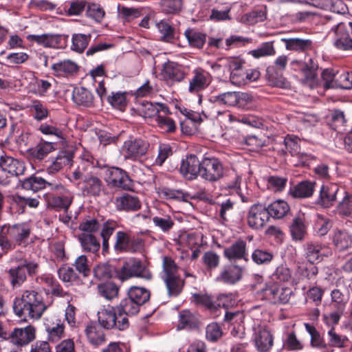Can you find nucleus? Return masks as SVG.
I'll use <instances>...</instances> for the list:
<instances>
[{"label": "nucleus", "mask_w": 352, "mask_h": 352, "mask_svg": "<svg viewBox=\"0 0 352 352\" xmlns=\"http://www.w3.org/2000/svg\"><path fill=\"white\" fill-rule=\"evenodd\" d=\"M45 305L41 294L34 290H25L20 298H16L13 303L14 313L21 317L39 319L45 310Z\"/></svg>", "instance_id": "nucleus-1"}, {"label": "nucleus", "mask_w": 352, "mask_h": 352, "mask_svg": "<svg viewBox=\"0 0 352 352\" xmlns=\"http://www.w3.org/2000/svg\"><path fill=\"white\" fill-rule=\"evenodd\" d=\"M116 275L122 281L131 278L151 280L153 277L152 273L142 261L134 258L125 261L122 267L117 270Z\"/></svg>", "instance_id": "nucleus-2"}, {"label": "nucleus", "mask_w": 352, "mask_h": 352, "mask_svg": "<svg viewBox=\"0 0 352 352\" xmlns=\"http://www.w3.org/2000/svg\"><path fill=\"white\" fill-rule=\"evenodd\" d=\"M99 325L107 329L124 331L129 326V319L120 315L116 307H109L98 311Z\"/></svg>", "instance_id": "nucleus-3"}, {"label": "nucleus", "mask_w": 352, "mask_h": 352, "mask_svg": "<svg viewBox=\"0 0 352 352\" xmlns=\"http://www.w3.org/2000/svg\"><path fill=\"white\" fill-rule=\"evenodd\" d=\"M39 265L36 262H23L7 270L8 278L13 287H20L27 280V274L34 276L37 274Z\"/></svg>", "instance_id": "nucleus-4"}, {"label": "nucleus", "mask_w": 352, "mask_h": 352, "mask_svg": "<svg viewBox=\"0 0 352 352\" xmlns=\"http://www.w3.org/2000/svg\"><path fill=\"white\" fill-rule=\"evenodd\" d=\"M273 150L277 152L278 155L280 157V162L285 161V156L289 152L292 156H298L302 163L307 160L308 156L304 153H300V147L298 142L287 135L286 137L281 138L278 141H276L273 147Z\"/></svg>", "instance_id": "nucleus-5"}, {"label": "nucleus", "mask_w": 352, "mask_h": 352, "mask_svg": "<svg viewBox=\"0 0 352 352\" xmlns=\"http://www.w3.org/2000/svg\"><path fill=\"white\" fill-rule=\"evenodd\" d=\"M262 298L272 303L285 304L289 300L292 291L288 287H280L277 283H269L260 290Z\"/></svg>", "instance_id": "nucleus-6"}, {"label": "nucleus", "mask_w": 352, "mask_h": 352, "mask_svg": "<svg viewBox=\"0 0 352 352\" xmlns=\"http://www.w3.org/2000/svg\"><path fill=\"white\" fill-rule=\"evenodd\" d=\"M69 36L64 34H43L41 35L29 34L28 41L34 42L44 47L65 49L67 46Z\"/></svg>", "instance_id": "nucleus-7"}, {"label": "nucleus", "mask_w": 352, "mask_h": 352, "mask_svg": "<svg viewBox=\"0 0 352 352\" xmlns=\"http://www.w3.org/2000/svg\"><path fill=\"white\" fill-rule=\"evenodd\" d=\"M160 75L162 80L168 85L172 86L183 81L186 78L187 73L182 65L168 61L162 65Z\"/></svg>", "instance_id": "nucleus-8"}, {"label": "nucleus", "mask_w": 352, "mask_h": 352, "mask_svg": "<svg viewBox=\"0 0 352 352\" xmlns=\"http://www.w3.org/2000/svg\"><path fill=\"white\" fill-rule=\"evenodd\" d=\"M252 101V96L247 93L228 91L214 97V102L228 107H243Z\"/></svg>", "instance_id": "nucleus-9"}, {"label": "nucleus", "mask_w": 352, "mask_h": 352, "mask_svg": "<svg viewBox=\"0 0 352 352\" xmlns=\"http://www.w3.org/2000/svg\"><path fill=\"white\" fill-rule=\"evenodd\" d=\"M270 220L269 212L262 204H254L250 207L247 215L248 226L255 230L263 228Z\"/></svg>", "instance_id": "nucleus-10"}, {"label": "nucleus", "mask_w": 352, "mask_h": 352, "mask_svg": "<svg viewBox=\"0 0 352 352\" xmlns=\"http://www.w3.org/2000/svg\"><path fill=\"white\" fill-rule=\"evenodd\" d=\"M253 340L258 352H269L274 344L273 335L265 326L254 327Z\"/></svg>", "instance_id": "nucleus-11"}, {"label": "nucleus", "mask_w": 352, "mask_h": 352, "mask_svg": "<svg viewBox=\"0 0 352 352\" xmlns=\"http://www.w3.org/2000/svg\"><path fill=\"white\" fill-rule=\"evenodd\" d=\"M245 271V267L238 264L225 265L221 268L217 280L227 285H234L242 279Z\"/></svg>", "instance_id": "nucleus-12"}, {"label": "nucleus", "mask_w": 352, "mask_h": 352, "mask_svg": "<svg viewBox=\"0 0 352 352\" xmlns=\"http://www.w3.org/2000/svg\"><path fill=\"white\" fill-rule=\"evenodd\" d=\"M149 144L141 139H130L124 142L122 152L125 159L135 160L145 155L148 149Z\"/></svg>", "instance_id": "nucleus-13"}, {"label": "nucleus", "mask_w": 352, "mask_h": 352, "mask_svg": "<svg viewBox=\"0 0 352 352\" xmlns=\"http://www.w3.org/2000/svg\"><path fill=\"white\" fill-rule=\"evenodd\" d=\"M5 335H6L5 333ZM1 337L10 341L17 346H24L29 344L35 338V328L31 325L25 328H16L6 337L3 333L0 334Z\"/></svg>", "instance_id": "nucleus-14"}, {"label": "nucleus", "mask_w": 352, "mask_h": 352, "mask_svg": "<svg viewBox=\"0 0 352 352\" xmlns=\"http://www.w3.org/2000/svg\"><path fill=\"white\" fill-rule=\"evenodd\" d=\"M193 76L189 81L188 91L191 94H197L206 89L211 82V76L209 72L197 67L192 72Z\"/></svg>", "instance_id": "nucleus-15"}, {"label": "nucleus", "mask_w": 352, "mask_h": 352, "mask_svg": "<svg viewBox=\"0 0 352 352\" xmlns=\"http://www.w3.org/2000/svg\"><path fill=\"white\" fill-rule=\"evenodd\" d=\"M224 66L230 72V80L232 84L236 86L245 85V69L243 68V63L236 59L226 60Z\"/></svg>", "instance_id": "nucleus-16"}, {"label": "nucleus", "mask_w": 352, "mask_h": 352, "mask_svg": "<svg viewBox=\"0 0 352 352\" xmlns=\"http://www.w3.org/2000/svg\"><path fill=\"white\" fill-rule=\"evenodd\" d=\"M223 256L230 261L236 260L248 261L246 242L241 239L234 241L231 245L224 248Z\"/></svg>", "instance_id": "nucleus-17"}, {"label": "nucleus", "mask_w": 352, "mask_h": 352, "mask_svg": "<svg viewBox=\"0 0 352 352\" xmlns=\"http://www.w3.org/2000/svg\"><path fill=\"white\" fill-rule=\"evenodd\" d=\"M294 70L300 71L307 81H312L317 77L318 64L313 58L307 62L294 60L291 62Z\"/></svg>", "instance_id": "nucleus-18"}, {"label": "nucleus", "mask_w": 352, "mask_h": 352, "mask_svg": "<svg viewBox=\"0 0 352 352\" xmlns=\"http://www.w3.org/2000/svg\"><path fill=\"white\" fill-rule=\"evenodd\" d=\"M305 258L307 261L314 264L322 261L324 256L329 255V251L323 245L318 243H307L305 245Z\"/></svg>", "instance_id": "nucleus-19"}, {"label": "nucleus", "mask_w": 352, "mask_h": 352, "mask_svg": "<svg viewBox=\"0 0 352 352\" xmlns=\"http://www.w3.org/2000/svg\"><path fill=\"white\" fill-rule=\"evenodd\" d=\"M78 65L69 59L63 60L54 63L51 69L58 76L70 77L76 75L79 71Z\"/></svg>", "instance_id": "nucleus-20"}, {"label": "nucleus", "mask_w": 352, "mask_h": 352, "mask_svg": "<svg viewBox=\"0 0 352 352\" xmlns=\"http://www.w3.org/2000/svg\"><path fill=\"white\" fill-rule=\"evenodd\" d=\"M339 187L336 184L322 185L320 191L318 204L325 208L331 206L336 201Z\"/></svg>", "instance_id": "nucleus-21"}, {"label": "nucleus", "mask_w": 352, "mask_h": 352, "mask_svg": "<svg viewBox=\"0 0 352 352\" xmlns=\"http://www.w3.org/2000/svg\"><path fill=\"white\" fill-rule=\"evenodd\" d=\"M201 324L199 316L188 309L182 310L179 314L177 328L179 329H197Z\"/></svg>", "instance_id": "nucleus-22"}, {"label": "nucleus", "mask_w": 352, "mask_h": 352, "mask_svg": "<svg viewBox=\"0 0 352 352\" xmlns=\"http://www.w3.org/2000/svg\"><path fill=\"white\" fill-rule=\"evenodd\" d=\"M200 176H221L223 165L217 158L205 157L201 162Z\"/></svg>", "instance_id": "nucleus-23"}, {"label": "nucleus", "mask_w": 352, "mask_h": 352, "mask_svg": "<svg viewBox=\"0 0 352 352\" xmlns=\"http://www.w3.org/2000/svg\"><path fill=\"white\" fill-rule=\"evenodd\" d=\"M21 185L23 188L31 190L34 192H36L47 187H49L52 190L63 188L62 185L47 182L43 177H26L21 182Z\"/></svg>", "instance_id": "nucleus-24"}, {"label": "nucleus", "mask_w": 352, "mask_h": 352, "mask_svg": "<svg viewBox=\"0 0 352 352\" xmlns=\"http://www.w3.org/2000/svg\"><path fill=\"white\" fill-rule=\"evenodd\" d=\"M114 248L118 252H134L138 249V243L134 239L122 231L116 233V241Z\"/></svg>", "instance_id": "nucleus-25"}, {"label": "nucleus", "mask_w": 352, "mask_h": 352, "mask_svg": "<svg viewBox=\"0 0 352 352\" xmlns=\"http://www.w3.org/2000/svg\"><path fill=\"white\" fill-rule=\"evenodd\" d=\"M289 232L294 241H301L307 234L305 214L294 217L289 226Z\"/></svg>", "instance_id": "nucleus-26"}, {"label": "nucleus", "mask_w": 352, "mask_h": 352, "mask_svg": "<svg viewBox=\"0 0 352 352\" xmlns=\"http://www.w3.org/2000/svg\"><path fill=\"white\" fill-rule=\"evenodd\" d=\"M201 165V162L197 157L191 154L182 161L179 170L183 175L190 174V176H200Z\"/></svg>", "instance_id": "nucleus-27"}, {"label": "nucleus", "mask_w": 352, "mask_h": 352, "mask_svg": "<svg viewBox=\"0 0 352 352\" xmlns=\"http://www.w3.org/2000/svg\"><path fill=\"white\" fill-rule=\"evenodd\" d=\"M287 50L306 53L314 48L313 41L310 39L300 38H283Z\"/></svg>", "instance_id": "nucleus-28"}, {"label": "nucleus", "mask_w": 352, "mask_h": 352, "mask_svg": "<svg viewBox=\"0 0 352 352\" xmlns=\"http://www.w3.org/2000/svg\"><path fill=\"white\" fill-rule=\"evenodd\" d=\"M89 342L94 346H98L105 342V335L102 327L95 322L88 324L85 330Z\"/></svg>", "instance_id": "nucleus-29"}, {"label": "nucleus", "mask_w": 352, "mask_h": 352, "mask_svg": "<svg viewBox=\"0 0 352 352\" xmlns=\"http://www.w3.org/2000/svg\"><path fill=\"white\" fill-rule=\"evenodd\" d=\"M116 207L120 211H136L141 208V203L136 197L126 194L116 199Z\"/></svg>", "instance_id": "nucleus-30"}, {"label": "nucleus", "mask_w": 352, "mask_h": 352, "mask_svg": "<svg viewBox=\"0 0 352 352\" xmlns=\"http://www.w3.org/2000/svg\"><path fill=\"white\" fill-rule=\"evenodd\" d=\"M283 70L269 66L266 69V79L270 85L283 89L289 87V82L283 75Z\"/></svg>", "instance_id": "nucleus-31"}, {"label": "nucleus", "mask_w": 352, "mask_h": 352, "mask_svg": "<svg viewBox=\"0 0 352 352\" xmlns=\"http://www.w3.org/2000/svg\"><path fill=\"white\" fill-rule=\"evenodd\" d=\"M56 149L54 144L49 142H41L34 147L28 148L27 153L31 160H41Z\"/></svg>", "instance_id": "nucleus-32"}, {"label": "nucleus", "mask_w": 352, "mask_h": 352, "mask_svg": "<svg viewBox=\"0 0 352 352\" xmlns=\"http://www.w3.org/2000/svg\"><path fill=\"white\" fill-rule=\"evenodd\" d=\"M315 184V182L308 180L300 182L290 189V194L298 199L310 197L314 193Z\"/></svg>", "instance_id": "nucleus-33"}, {"label": "nucleus", "mask_w": 352, "mask_h": 352, "mask_svg": "<svg viewBox=\"0 0 352 352\" xmlns=\"http://www.w3.org/2000/svg\"><path fill=\"white\" fill-rule=\"evenodd\" d=\"M3 227L8 234L10 239H12L16 242H21L30 235V229L25 224H14Z\"/></svg>", "instance_id": "nucleus-34"}, {"label": "nucleus", "mask_w": 352, "mask_h": 352, "mask_svg": "<svg viewBox=\"0 0 352 352\" xmlns=\"http://www.w3.org/2000/svg\"><path fill=\"white\" fill-rule=\"evenodd\" d=\"M160 111L164 112L165 114L170 113L169 108L164 104H153L151 102H146L143 104L142 108L140 111L141 115L145 118H155L159 116Z\"/></svg>", "instance_id": "nucleus-35"}, {"label": "nucleus", "mask_w": 352, "mask_h": 352, "mask_svg": "<svg viewBox=\"0 0 352 352\" xmlns=\"http://www.w3.org/2000/svg\"><path fill=\"white\" fill-rule=\"evenodd\" d=\"M330 126L338 132H344L347 129L348 119L344 111L340 109H333L330 115Z\"/></svg>", "instance_id": "nucleus-36"}, {"label": "nucleus", "mask_w": 352, "mask_h": 352, "mask_svg": "<svg viewBox=\"0 0 352 352\" xmlns=\"http://www.w3.org/2000/svg\"><path fill=\"white\" fill-rule=\"evenodd\" d=\"M116 307L120 315H122L126 318H128L129 316L138 314L140 307L128 296L122 299Z\"/></svg>", "instance_id": "nucleus-37"}, {"label": "nucleus", "mask_w": 352, "mask_h": 352, "mask_svg": "<svg viewBox=\"0 0 352 352\" xmlns=\"http://www.w3.org/2000/svg\"><path fill=\"white\" fill-rule=\"evenodd\" d=\"M91 36L90 34H85L81 33H75L72 36V45L70 49L72 51L78 54L84 52L89 45Z\"/></svg>", "instance_id": "nucleus-38"}, {"label": "nucleus", "mask_w": 352, "mask_h": 352, "mask_svg": "<svg viewBox=\"0 0 352 352\" xmlns=\"http://www.w3.org/2000/svg\"><path fill=\"white\" fill-rule=\"evenodd\" d=\"M2 170L10 175V176H21L24 174L25 166L23 162L8 158L1 163Z\"/></svg>", "instance_id": "nucleus-39"}, {"label": "nucleus", "mask_w": 352, "mask_h": 352, "mask_svg": "<svg viewBox=\"0 0 352 352\" xmlns=\"http://www.w3.org/2000/svg\"><path fill=\"white\" fill-rule=\"evenodd\" d=\"M78 240L86 252L95 253L100 249V241L93 234L82 233L78 236Z\"/></svg>", "instance_id": "nucleus-40"}, {"label": "nucleus", "mask_w": 352, "mask_h": 352, "mask_svg": "<svg viewBox=\"0 0 352 352\" xmlns=\"http://www.w3.org/2000/svg\"><path fill=\"white\" fill-rule=\"evenodd\" d=\"M184 35L188 40V44L192 47L201 49L204 47L206 41V34L200 32L195 29L188 28Z\"/></svg>", "instance_id": "nucleus-41"}, {"label": "nucleus", "mask_w": 352, "mask_h": 352, "mask_svg": "<svg viewBox=\"0 0 352 352\" xmlns=\"http://www.w3.org/2000/svg\"><path fill=\"white\" fill-rule=\"evenodd\" d=\"M72 100L78 105L89 106L93 102L91 93L85 87H75L72 92Z\"/></svg>", "instance_id": "nucleus-42"}, {"label": "nucleus", "mask_w": 352, "mask_h": 352, "mask_svg": "<svg viewBox=\"0 0 352 352\" xmlns=\"http://www.w3.org/2000/svg\"><path fill=\"white\" fill-rule=\"evenodd\" d=\"M266 208L269 212V217H272L274 219L283 218L290 209L288 204L283 200L275 201Z\"/></svg>", "instance_id": "nucleus-43"}, {"label": "nucleus", "mask_w": 352, "mask_h": 352, "mask_svg": "<svg viewBox=\"0 0 352 352\" xmlns=\"http://www.w3.org/2000/svg\"><path fill=\"white\" fill-rule=\"evenodd\" d=\"M127 295L140 307L149 300L151 294L144 287L133 286L129 289Z\"/></svg>", "instance_id": "nucleus-44"}, {"label": "nucleus", "mask_w": 352, "mask_h": 352, "mask_svg": "<svg viewBox=\"0 0 352 352\" xmlns=\"http://www.w3.org/2000/svg\"><path fill=\"white\" fill-rule=\"evenodd\" d=\"M97 289L98 294L109 300L118 296L119 287L112 282L100 283L98 285Z\"/></svg>", "instance_id": "nucleus-45"}, {"label": "nucleus", "mask_w": 352, "mask_h": 352, "mask_svg": "<svg viewBox=\"0 0 352 352\" xmlns=\"http://www.w3.org/2000/svg\"><path fill=\"white\" fill-rule=\"evenodd\" d=\"M169 296H177L180 294L184 286V280H182L179 275L166 277L163 279Z\"/></svg>", "instance_id": "nucleus-46"}, {"label": "nucleus", "mask_w": 352, "mask_h": 352, "mask_svg": "<svg viewBox=\"0 0 352 352\" xmlns=\"http://www.w3.org/2000/svg\"><path fill=\"white\" fill-rule=\"evenodd\" d=\"M225 297L226 295L221 294L219 296L217 301H214L213 298L208 295L195 294L194 296L195 301L197 303L202 305L210 310L215 309L221 305L224 306V304H221L220 301Z\"/></svg>", "instance_id": "nucleus-47"}, {"label": "nucleus", "mask_w": 352, "mask_h": 352, "mask_svg": "<svg viewBox=\"0 0 352 352\" xmlns=\"http://www.w3.org/2000/svg\"><path fill=\"white\" fill-rule=\"evenodd\" d=\"M305 327L311 336V345L312 346L322 349L327 347V344L315 327L309 323H305Z\"/></svg>", "instance_id": "nucleus-48"}, {"label": "nucleus", "mask_w": 352, "mask_h": 352, "mask_svg": "<svg viewBox=\"0 0 352 352\" xmlns=\"http://www.w3.org/2000/svg\"><path fill=\"white\" fill-rule=\"evenodd\" d=\"M333 243L336 248L341 251L352 247V240L346 232L338 231L335 233Z\"/></svg>", "instance_id": "nucleus-49"}, {"label": "nucleus", "mask_w": 352, "mask_h": 352, "mask_svg": "<svg viewBox=\"0 0 352 352\" xmlns=\"http://www.w3.org/2000/svg\"><path fill=\"white\" fill-rule=\"evenodd\" d=\"M107 100L113 108L120 111H124L127 104L125 92L112 93L107 96Z\"/></svg>", "instance_id": "nucleus-50"}, {"label": "nucleus", "mask_w": 352, "mask_h": 352, "mask_svg": "<svg viewBox=\"0 0 352 352\" xmlns=\"http://www.w3.org/2000/svg\"><path fill=\"white\" fill-rule=\"evenodd\" d=\"M336 34L338 38L335 41L337 48L342 50H352V38H350L348 32H342L340 26L337 28Z\"/></svg>", "instance_id": "nucleus-51"}, {"label": "nucleus", "mask_w": 352, "mask_h": 352, "mask_svg": "<svg viewBox=\"0 0 352 352\" xmlns=\"http://www.w3.org/2000/svg\"><path fill=\"white\" fill-rule=\"evenodd\" d=\"M328 336L329 342L327 344V346L343 348L348 342V338L346 336L338 334L333 327L328 331Z\"/></svg>", "instance_id": "nucleus-52"}, {"label": "nucleus", "mask_w": 352, "mask_h": 352, "mask_svg": "<svg viewBox=\"0 0 352 352\" xmlns=\"http://www.w3.org/2000/svg\"><path fill=\"white\" fill-rule=\"evenodd\" d=\"M162 278L178 275V267L175 262L169 256H164L162 261Z\"/></svg>", "instance_id": "nucleus-53"}, {"label": "nucleus", "mask_w": 352, "mask_h": 352, "mask_svg": "<svg viewBox=\"0 0 352 352\" xmlns=\"http://www.w3.org/2000/svg\"><path fill=\"white\" fill-rule=\"evenodd\" d=\"M30 109L34 112V118L38 121L43 120L48 116L47 107L40 100H33L30 105Z\"/></svg>", "instance_id": "nucleus-54"}, {"label": "nucleus", "mask_w": 352, "mask_h": 352, "mask_svg": "<svg viewBox=\"0 0 352 352\" xmlns=\"http://www.w3.org/2000/svg\"><path fill=\"white\" fill-rule=\"evenodd\" d=\"M106 181L122 190H133L134 183L131 177H107Z\"/></svg>", "instance_id": "nucleus-55"}, {"label": "nucleus", "mask_w": 352, "mask_h": 352, "mask_svg": "<svg viewBox=\"0 0 352 352\" xmlns=\"http://www.w3.org/2000/svg\"><path fill=\"white\" fill-rule=\"evenodd\" d=\"M84 193L98 195L101 189V182L98 177H87L82 187Z\"/></svg>", "instance_id": "nucleus-56"}, {"label": "nucleus", "mask_w": 352, "mask_h": 352, "mask_svg": "<svg viewBox=\"0 0 352 352\" xmlns=\"http://www.w3.org/2000/svg\"><path fill=\"white\" fill-rule=\"evenodd\" d=\"M156 25L162 34V41L171 42L173 40L175 30L166 21L161 20Z\"/></svg>", "instance_id": "nucleus-57"}, {"label": "nucleus", "mask_w": 352, "mask_h": 352, "mask_svg": "<svg viewBox=\"0 0 352 352\" xmlns=\"http://www.w3.org/2000/svg\"><path fill=\"white\" fill-rule=\"evenodd\" d=\"M276 54V50L272 42H265L256 50L251 51V54L256 58L263 56H274Z\"/></svg>", "instance_id": "nucleus-58"}, {"label": "nucleus", "mask_w": 352, "mask_h": 352, "mask_svg": "<svg viewBox=\"0 0 352 352\" xmlns=\"http://www.w3.org/2000/svg\"><path fill=\"white\" fill-rule=\"evenodd\" d=\"M86 14L87 17L92 19L96 22H100L105 15V12L99 4L87 3Z\"/></svg>", "instance_id": "nucleus-59"}, {"label": "nucleus", "mask_w": 352, "mask_h": 352, "mask_svg": "<svg viewBox=\"0 0 352 352\" xmlns=\"http://www.w3.org/2000/svg\"><path fill=\"white\" fill-rule=\"evenodd\" d=\"M155 121L157 126L164 132L173 133L176 130L175 121L168 116L160 114L157 116Z\"/></svg>", "instance_id": "nucleus-60"}, {"label": "nucleus", "mask_w": 352, "mask_h": 352, "mask_svg": "<svg viewBox=\"0 0 352 352\" xmlns=\"http://www.w3.org/2000/svg\"><path fill=\"white\" fill-rule=\"evenodd\" d=\"M273 257L272 252L261 249H256L252 254V261L258 265L268 263L272 260Z\"/></svg>", "instance_id": "nucleus-61"}, {"label": "nucleus", "mask_w": 352, "mask_h": 352, "mask_svg": "<svg viewBox=\"0 0 352 352\" xmlns=\"http://www.w3.org/2000/svg\"><path fill=\"white\" fill-rule=\"evenodd\" d=\"M73 265L80 274L83 275V276L87 277L90 274L91 268L89 262L86 256L80 255L78 256Z\"/></svg>", "instance_id": "nucleus-62"}, {"label": "nucleus", "mask_w": 352, "mask_h": 352, "mask_svg": "<svg viewBox=\"0 0 352 352\" xmlns=\"http://www.w3.org/2000/svg\"><path fill=\"white\" fill-rule=\"evenodd\" d=\"M202 262L208 270H213L219 266L220 256L212 251H208L204 253Z\"/></svg>", "instance_id": "nucleus-63"}, {"label": "nucleus", "mask_w": 352, "mask_h": 352, "mask_svg": "<svg viewBox=\"0 0 352 352\" xmlns=\"http://www.w3.org/2000/svg\"><path fill=\"white\" fill-rule=\"evenodd\" d=\"M87 6L85 0H74L69 2V7L66 10L67 16L80 15Z\"/></svg>", "instance_id": "nucleus-64"}]
</instances>
